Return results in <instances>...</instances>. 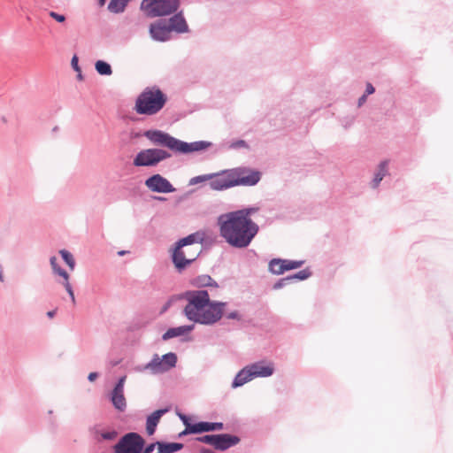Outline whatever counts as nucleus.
I'll return each mask as SVG.
<instances>
[{"label":"nucleus","mask_w":453,"mask_h":453,"mask_svg":"<svg viewBox=\"0 0 453 453\" xmlns=\"http://www.w3.org/2000/svg\"><path fill=\"white\" fill-rule=\"evenodd\" d=\"M235 146H238V147H242V146H245V142L241 140V141H238L236 143H235Z\"/></svg>","instance_id":"de8ad7c7"},{"label":"nucleus","mask_w":453,"mask_h":453,"mask_svg":"<svg viewBox=\"0 0 453 453\" xmlns=\"http://www.w3.org/2000/svg\"><path fill=\"white\" fill-rule=\"evenodd\" d=\"M211 178H212V174H205V175L196 176V177L192 178L189 180V184L190 185H196V184H197L199 182H203V181H205V180H210Z\"/></svg>","instance_id":"2f4dec72"},{"label":"nucleus","mask_w":453,"mask_h":453,"mask_svg":"<svg viewBox=\"0 0 453 453\" xmlns=\"http://www.w3.org/2000/svg\"><path fill=\"white\" fill-rule=\"evenodd\" d=\"M215 439H216V434H211V435H203V436L198 437L197 441L214 447Z\"/></svg>","instance_id":"473e14b6"},{"label":"nucleus","mask_w":453,"mask_h":453,"mask_svg":"<svg viewBox=\"0 0 453 453\" xmlns=\"http://www.w3.org/2000/svg\"><path fill=\"white\" fill-rule=\"evenodd\" d=\"M184 298L188 302L184 314L189 320L211 325L221 319L226 303L211 302L206 290L187 291Z\"/></svg>","instance_id":"f03ea898"},{"label":"nucleus","mask_w":453,"mask_h":453,"mask_svg":"<svg viewBox=\"0 0 453 453\" xmlns=\"http://www.w3.org/2000/svg\"><path fill=\"white\" fill-rule=\"evenodd\" d=\"M168 411L167 409H161L155 411L151 415H150L147 418L146 422V431L149 435H152L155 431L156 427L161 418V417Z\"/></svg>","instance_id":"a211bd4d"},{"label":"nucleus","mask_w":453,"mask_h":453,"mask_svg":"<svg viewBox=\"0 0 453 453\" xmlns=\"http://www.w3.org/2000/svg\"><path fill=\"white\" fill-rule=\"evenodd\" d=\"M280 264L283 265L284 271H289L299 268L303 265V261H292L288 259H280Z\"/></svg>","instance_id":"7c9ffc66"},{"label":"nucleus","mask_w":453,"mask_h":453,"mask_svg":"<svg viewBox=\"0 0 453 453\" xmlns=\"http://www.w3.org/2000/svg\"><path fill=\"white\" fill-rule=\"evenodd\" d=\"M126 376L121 377L111 393V403L113 406L119 411H124L127 407V401L124 395V385L126 382Z\"/></svg>","instance_id":"9b49d317"},{"label":"nucleus","mask_w":453,"mask_h":453,"mask_svg":"<svg viewBox=\"0 0 453 453\" xmlns=\"http://www.w3.org/2000/svg\"><path fill=\"white\" fill-rule=\"evenodd\" d=\"M256 211V208H247L220 215V236L232 247H248L258 232V226L250 218Z\"/></svg>","instance_id":"f257e3e1"},{"label":"nucleus","mask_w":453,"mask_h":453,"mask_svg":"<svg viewBox=\"0 0 453 453\" xmlns=\"http://www.w3.org/2000/svg\"><path fill=\"white\" fill-rule=\"evenodd\" d=\"M239 437L228 434H216L214 448L219 450H226L232 446L238 444Z\"/></svg>","instance_id":"dca6fc26"},{"label":"nucleus","mask_w":453,"mask_h":453,"mask_svg":"<svg viewBox=\"0 0 453 453\" xmlns=\"http://www.w3.org/2000/svg\"><path fill=\"white\" fill-rule=\"evenodd\" d=\"M193 326H181L178 327H173L168 329L162 336L164 341H167L171 338L184 335L193 330Z\"/></svg>","instance_id":"6ab92c4d"},{"label":"nucleus","mask_w":453,"mask_h":453,"mask_svg":"<svg viewBox=\"0 0 453 453\" xmlns=\"http://www.w3.org/2000/svg\"><path fill=\"white\" fill-rule=\"evenodd\" d=\"M183 448L182 443L179 442H159L158 441V451L157 453H174L180 450Z\"/></svg>","instance_id":"5701e85b"},{"label":"nucleus","mask_w":453,"mask_h":453,"mask_svg":"<svg viewBox=\"0 0 453 453\" xmlns=\"http://www.w3.org/2000/svg\"><path fill=\"white\" fill-rule=\"evenodd\" d=\"M169 305H170V302H168V303H166V305H165L164 311H165Z\"/></svg>","instance_id":"3c124183"},{"label":"nucleus","mask_w":453,"mask_h":453,"mask_svg":"<svg viewBox=\"0 0 453 453\" xmlns=\"http://www.w3.org/2000/svg\"><path fill=\"white\" fill-rule=\"evenodd\" d=\"M95 67L96 72L101 75H111L112 73L111 65L103 60L96 61Z\"/></svg>","instance_id":"bb28decb"},{"label":"nucleus","mask_w":453,"mask_h":453,"mask_svg":"<svg viewBox=\"0 0 453 453\" xmlns=\"http://www.w3.org/2000/svg\"><path fill=\"white\" fill-rule=\"evenodd\" d=\"M71 64H72V66L73 67V69L75 71H78L80 72V68L78 66V58L76 56H73L72 60H71Z\"/></svg>","instance_id":"58836bf2"},{"label":"nucleus","mask_w":453,"mask_h":453,"mask_svg":"<svg viewBox=\"0 0 453 453\" xmlns=\"http://www.w3.org/2000/svg\"><path fill=\"white\" fill-rule=\"evenodd\" d=\"M49 15L59 23H63L65 21V16L63 14H59L55 12H50Z\"/></svg>","instance_id":"f704fd0d"},{"label":"nucleus","mask_w":453,"mask_h":453,"mask_svg":"<svg viewBox=\"0 0 453 453\" xmlns=\"http://www.w3.org/2000/svg\"><path fill=\"white\" fill-rule=\"evenodd\" d=\"M248 368L254 378L271 376L274 371L272 363H266L264 361L248 365Z\"/></svg>","instance_id":"2eb2a0df"},{"label":"nucleus","mask_w":453,"mask_h":453,"mask_svg":"<svg viewBox=\"0 0 453 453\" xmlns=\"http://www.w3.org/2000/svg\"><path fill=\"white\" fill-rule=\"evenodd\" d=\"M193 285L198 288L214 286L217 283L209 275H201L193 280Z\"/></svg>","instance_id":"b1692460"},{"label":"nucleus","mask_w":453,"mask_h":453,"mask_svg":"<svg viewBox=\"0 0 453 453\" xmlns=\"http://www.w3.org/2000/svg\"><path fill=\"white\" fill-rule=\"evenodd\" d=\"M211 431L222 430L223 424L219 422H211Z\"/></svg>","instance_id":"4c0bfd02"},{"label":"nucleus","mask_w":453,"mask_h":453,"mask_svg":"<svg viewBox=\"0 0 453 453\" xmlns=\"http://www.w3.org/2000/svg\"><path fill=\"white\" fill-rule=\"evenodd\" d=\"M143 445L144 440L142 436L135 433H129L115 445V453H140Z\"/></svg>","instance_id":"6e6552de"},{"label":"nucleus","mask_w":453,"mask_h":453,"mask_svg":"<svg viewBox=\"0 0 453 453\" xmlns=\"http://www.w3.org/2000/svg\"><path fill=\"white\" fill-rule=\"evenodd\" d=\"M144 136L153 144L166 147L176 153L188 154L200 151L209 145L205 142H185L161 130H148Z\"/></svg>","instance_id":"7ed1b4c3"},{"label":"nucleus","mask_w":453,"mask_h":453,"mask_svg":"<svg viewBox=\"0 0 453 453\" xmlns=\"http://www.w3.org/2000/svg\"><path fill=\"white\" fill-rule=\"evenodd\" d=\"M310 273L307 271V270H303V271H300L298 272L297 273L292 275V276H288V278H291V280H294V279H296V280H305L307 279L309 276H310Z\"/></svg>","instance_id":"72a5a7b5"},{"label":"nucleus","mask_w":453,"mask_h":453,"mask_svg":"<svg viewBox=\"0 0 453 453\" xmlns=\"http://www.w3.org/2000/svg\"><path fill=\"white\" fill-rule=\"evenodd\" d=\"M290 280H291V278H288V277L281 279L280 281H278L274 285V288H281L283 285H285L287 282H288Z\"/></svg>","instance_id":"e433bc0d"},{"label":"nucleus","mask_w":453,"mask_h":453,"mask_svg":"<svg viewBox=\"0 0 453 453\" xmlns=\"http://www.w3.org/2000/svg\"><path fill=\"white\" fill-rule=\"evenodd\" d=\"M54 273L58 274L59 276H61L64 279L63 285H64L65 290L67 291V293L69 294L73 303H75L74 294H73L72 286L69 282V274L65 270L61 269L59 266L57 267L56 270H54Z\"/></svg>","instance_id":"4be33fe9"},{"label":"nucleus","mask_w":453,"mask_h":453,"mask_svg":"<svg viewBox=\"0 0 453 453\" xmlns=\"http://www.w3.org/2000/svg\"><path fill=\"white\" fill-rule=\"evenodd\" d=\"M168 27L170 28V31H175L177 33H185L188 31V25L187 22L182 16V13H177L174 16H173L168 21H167Z\"/></svg>","instance_id":"f3484780"},{"label":"nucleus","mask_w":453,"mask_h":453,"mask_svg":"<svg viewBox=\"0 0 453 453\" xmlns=\"http://www.w3.org/2000/svg\"><path fill=\"white\" fill-rule=\"evenodd\" d=\"M234 186H253L260 180V173L249 168L230 170Z\"/></svg>","instance_id":"1a4fd4ad"},{"label":"nucleus","mask_w":453,"mask_h":453,"mask_svg":"<svg viewBox=\"0 0 453 453\" xmlns=\"http://www.w3.org/2000/svg\"><path fill=\"white\" fill-rule=\"evenodd\" d=\"M253 379H254V376H252V373H250L248 366H246L237 373V375L235 376V378L233 381L232 387L233 388L241 387V386L244 385L245 383L250 381Z\"/></svg>","instance_id":"aec40b11"},{"label":"nucleus","mask_w":453,"mask_h":453,"mask_svg":"<svg viewBox=\"0 0 453 453\" xmlns=\"http://www.w3.org/2000/svg\"><path fill=\"white\" fill-rule=\"evenodd\" d=\"M50 265H51V267L54 270L57 269V267H58L59 265H58V262H57V257H52L50 258Z\"/></svg>","instance_id":"a19ab883"},{"label":"nucleus","mask_w":453,"mask_h":453,"mask_svg":"<svg viewBox=\"0 0 453 453\" xmlns=\"http://www.w3.org/2000/svg\"><path fill=\"white\" fill-rule=\"evenodd\" d=\"M200 453H213V451L210 449H206V448H202L200 449Z\"/></svg>","instance_id":"a18cd8bd"},{"label":"nucleus","mask_w":453,"mask_h":453,"mask_svg":"<svg viewBox=\"0 0 453 453\" xmlns=\"http://www.w3.org/2000/svg\"><path fill=\"white\" fill-rule=\"evenodd\" d=\"M127 252L125 250H121V251H119L118 254L119 256H123L124 254H126Z\"/></svg>","instance_id":"8fccbe9b"},{"label":"nucleus","mask_w":453,"mask_h":453,"mask_svg":"<svg viewBox=\"0 0 453 453\" xmlns=\"http://www.w3.org/2000/svg\"><path fill=\"white\" fill-rule=\"evenodd\" d=\"M269 269L274 274H282L285 272L280 258L273 259L269 264Z\"/></svg>","instance_id":"c85d7f7f"},{"label":"nucleus","mask_w":453,"mask_h":453,"mask_svg":"<svg viewBox=\"0 0 453 453\" xmlns=\"http://www.w3.org/2000/svg\"><path fill=\"white\" fill-rule=\"evenodd\" d=\"M387 167H388V161H383L380 163V165L379 166V170L376 173L375 177L372 180V185L374 188L378 187L380 182L382 180L383 177L386 175L387 171H388Z\"/></svg>","instance_id":"a878e982"},{"label":"nucleus","mask_w":453,"mask_h":453,"mask_svg":"<svg viewBox=\"0 0 453 453\" xmlns=\"http://www.w3.org/2000/svg\"><path fill=\"white\" fill-rule=\"evenodd\" d=\"M179 417L186 426L185 430L180 433V435L211 431V422H198L191 424L189 422L190 418L186 415L180 413Z\"/></svg>","instance_id":"f8f14e48"},{"label":"nucleus","mask_w":453,"mask_h":453,"mask_svg":"<svg viewBox=\"0 0 453 453\" xmlns=\"http://www.w3.org/2000/svg\"><path fill=\"white\" fill-rule=\"evenodd\" d=\"M167 96L157 87H148L137 96L134 111L141 115H155L165 106Z\"/></svg>","instance_id":"39448f33"},{"label":"nucleus","mask_w":453,"mask_h":453,"mask_svg":"<svg viewBox=\"0 0 453 453\" xmlns=\"http://www.w3.org/2000/svg\"><path fill=\"white\" fill-rule=\"evenodd\" d=\"M104 4V0H101V4Z\"/></svg>","instance_id":"864d4df0"},{"label":"nucleus","mask_w":453,"mask_h":453,"mask_svg":"<svg viewBox=\"0 0 453 453\" xmlns=\"http://www.w3.org/2000/svg\"><path fill=\"white\" fill-rule=\"evenodd\" d=\"M158 200H160V201H165V197H158Z\"/></svg>","instance_id":"603ef678"},{"label":"nucleus","mask_w":453,"mask_h":453,"mask_svg":"<svg viewBox=\"0 0 453 453\" xmlns=\"http://www.w3.org/2000/svg\"><path fill=\"white\" fill-rule=\"evenodd\" d=\"M375 91L373 86L371 83L366 84L365 95H372Z\"/></svg>","instance_id":"ea45409f"},{"label":"nucleus","mask_w":453,"mask_h":453,"mask_svg":"<svg viewBox=\"0 0 453 453\" xmlns=\"http://www.w3.org/2000/svg\"><path fill=\"white\" fill-rule=\"evenodd\" d=\"M201 242L199 234H192L177 243L173 253V261L177 269H184L196 259L202 250Z\"/></svg>","instance_id":"20e7f679"},{"label":"nucleus","mask_w":453,"mask_h":453,"mask_svg":"<svg viewBox=\"0 0 453 453\" xmlns=\"http://www.w3.org/2000/svg\"><path fill=\"white\" fill-rule=\"evenodd\" d=\"M158 451V441L150 444L142 453H157Z\"/></svg>","instance_id":"c9c22d12"},{"label":"nucleus","mask_w":453,"mask_h":453,"mask_svg":"<svg viewBox=\"0 0 453 453\" xmlns=\"http://www.w3.org/2000/svg\"><path fill=\"white\" fill-rule=\"evenodd\" d=\"M145 186L152 192L173 193L176 189L171 182L160 174H154L145 180Z\"/></svg>","instance_id":"9d476101"},{"label":"nucleus","mask_w":453,"mask_h":453,"mask_svg":"<svg viewBox=\"0 0 453 453\" xmlns=\"http://www.w3.org/2000/svg\"><path fill=\"white\" fill-rule=\"evenodd\" d=\"M96 378H97L96 372H90L88 377L89 381H94Z\"/></svg>","instance_id":"37998d69"},{"label":"nucleus","mask_w":453,"mask_h":453,"mask_svg":"<svg viewBox=\"0 0 453 453\" xmlns=\"http://www.w3.org/2000/svg\"><path fill=\"white\" fill-rule=\"evenodd\" d=\"M170 28L166 20H158L150 25V34L154 40L165 42L170 38Z\"/></svg>","instance_id":"ddd939ff"},{"label":"nucleus","mask_w":453,"mask_h":453,"mask_svg":"<svg viewBox=\"0 0 453 453\" xmlns=\"http://www.w3.org/2000/svg\"><path fill=\"white\" fill-rule=\"evenodd\" d=\"M366 100V95H363L358 100V105L361 106Z\"/></svg>","instance_id":"c03bdc74"},{"label":"nucleus","mask_w":453,"mask_h":453,"mask_svg":"<svg viewBox=\"0 0 453 453\" xmlns=\"http://www.w3.org/2000/svg\"><path fill=\"white\" fill-rule=\"evenodd\" d=\"M145 369L150 370L153 373H160L167 371L163 360L158 355H155L152 360L145 365Z\"/></svg>","instance_id":"412c9836"},{"label":"nucleus","mask_w":453,"mask_h":453,"mask_svg":"<svg viewBox=\"0 0 453 453\" xmlns=\"http://www.w3.org/2000/svg\"><path fill=\"white\" fill-rule=\"evenodd\" d=\"M179 6V0H142L141 9L150 17H159L176 12Z\"/></svg>","instance_id":"423d86ee"},{"label":"nucleus","mask_w":453,"mask_h":453,"mask_svg":"<svg viewBox=\"0 0 453 453\" xmlns=\"http://www.w3.org/2000/svg\"><path fill=\"white\" fill-rule=\"evenodd\" d=\"M171 155L161 149H146L141 150L134 157V166H155Z\"/></svg>","instance_id":"0eeeda50"},{"label":"nucleus","mask_w":453,"mask_h":453,"mask_svg":"<svg viewBox=\"0 0 453 453\" xmlns=\"http://www.w3.org/2000/svg\"><path fill=\"white\" fill-rule=\"evenodd\" d=\"M59 254L61 255L66 265L69 266L70 270L73 271L75 266V260L73 255L65 250H61L59 251Z\"/></svg>","instance_id":"c756f323"},{"label":"nucleus","mask_w":453,"mask_h":453,"mask_svg":"<svg viewBox=\"0 0 453 453\" xmlns=\"http://www.w3.org/2000/svg\"><path fill=\"white\" fill-rule=\"evenodd\" d=\"M56 314V311H50L47 312V316L50 319H52Z\"/></svg>","instance_id":"49530a36"},{"label":"nucleus","mask_w":453,"mask_h":453,"mask_svg":"<svg viewBox=\"0 0 453 453\" xmlns=\"http://www.w3.org/2000/svg\"><path fill=\"white\" fill-rule=\"evenodd\" d=\"M161 358L167 371L172 367H174L177 362V357L174 353H167L164 355Z\"/></svg>","instance_id":"cd10ccee"},{"label":"nucleus","mask_w":453,"mask_h":453,"mask_svg":"<svg viewBox=\"0 0 453 453\" xmlns=\"http://www.w3.org/2000/svg\"><path fill=\"white\" fill-rule=\"evenodd\" d=\"M129 1L130 0H111L108 9L110 12L114 13L122 12Z\"/></svg>","instance_id":"393cba45"},{"label":"nucleus","mask_w":453,"mask_h":453,"mask_svg":"<svg viewBox=\"0 0 453 453\" xmlns=\"http://www.w3.org/2000/svg\"><path fill=\"white\" fill-rule=\"evenodd\" d=\"M103 436L105 439H111V434H104Z\"/></svg>","instance_id":"09e8293b"},{"label":"nucleus","mask_w":453,"mask_h":453,"mask_svg":"<svg viewBox=\"0 0 453 453\" xmlns=\"http://www.w3.org/2000/svg\"><path fill=\"white\" fill-rule=\"evenodd\" d=\"M210 180V187L214 190H222L234 187L230 171L220 174H212V178Z\"/></svg>","instance_id":"4468645a"},{"label":"nucleus","mask_w":453,"mask_h":453,"mask_svg":"<svg viewBox=\"0 0 453 453\" xmlns=\"http://www.w3.org/2000/svg\"><path fill=\"white\" fill-rule=\"evenodd\" d=\"M226 317H227L228 319H240V316H239V314H238V312H237V311L230 312V313H228V314H227V316H226Z\"/></svg>","instance_id":"79ce46f5"}]
</instances>
